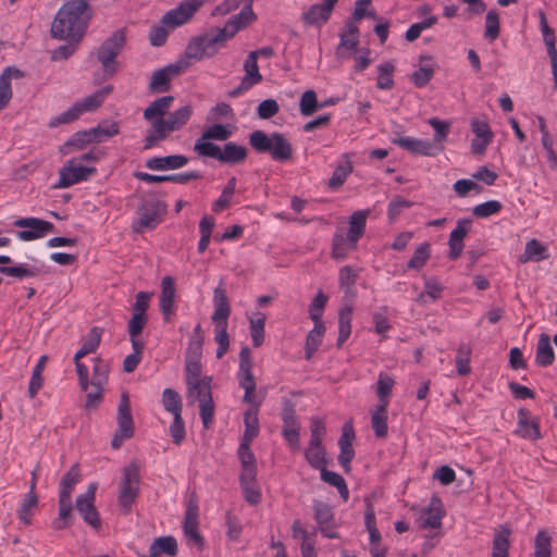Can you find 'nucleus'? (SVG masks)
<instances>
[{"mask_svg": "<svg viewBox=\"0 0 557 557\" xmlns=\"http://www.w3.org/2000/svg\"><path fill=\"white\" fill-rule=\"evenodd\" d=\"M224 42V37L216 28L215 34H206L194 38L186 47L185 57L194 60L210 58L216 52L214 47Z\"/></svg>", "mask_w": 557, "mask_h": 557, "instance_id": "nucleus-13", "label": "nucleus"}, {"mask_svg": "<svg viewBox=\"0 0 557 557\" xmlns=\"http://www.w3.org/2000/svg\"><path fill=\"white\" fill-rule=\"evenodd\" d=\"M95 143H100L103 138H110L120 133V125L117 122L104 121L96 127L89 128Z\"/></svg>", "mask_w": 557, "mask_h": 557, "instance_id": "nucleus-61", "label": "nucleus"}, {"mask_svg": "<svg viewBox=\"0 0 557 557\" xmlns=\"http://www.w3.org/2000/svg\"><path fill=\"white\" fill-rule=\"evenodd\" d=\"M249 331L255 347H260L264 342V324L265 315L258 312L255 318L249 321Z\"/></svg>", "mask_w": 557, "mask_h": 557, "instance_id": "nucleus-58", "label": "nucleus"}, {"mask_svg": "<svg viewBox=\"0 0 557 557\" xmlns=\"http://www.w3.org/2000/svg\"><path fill=\"white\" fill-rule=\"evenodd\" d=\"M166 213V205L158 199H144L137 208L138 218L132 223L134 233H143L145 230H153Z\"/></svg>", "mask_w": 557, "mask_h": 557, "instance_id": "nucleus-8", "label": "nucleus"}, {"mask_svg": "<svg viewBox=\"0 0 557 557\" xmlns=\"http://www.w3.org/2000/svg\"><path fill=\"white\" fill-rule=\"evenodd\" d=\"M395 72V66L391 62L381 63L377 66V81L376 87L379 89L391 90L395 83L393 79V74Z\"/></svg>", "mask_w": 557, "mask_h": 557, "instance_id": "nucleus-57", "label": "nucleus"}, {"mask_svg": "<svg viewBox=\"0 0 557 557\" xmlns=\"http://www.w3.org/2000/svg\"><path fill=\"white\" fill-rule=\"evenodd\" d=\"M16 227L27 228L16 233L23 242L36 240L54 231L53 223L38 218H20L13 222Z\"/></svg>", "mask_w": 557, "mask_h": 557, "instance_id": "nucleus-15", "label": "nucleus"}, {"mask_svg": "<svg viewBox=\"0 0 557 557\" xmlns=\"http://www.w3.org/2000/svg\"><path fill=\"white\" fill-rule=\"evenodd\" d=\"M94 11L86 0H65L51 24V37L79 42L87 33Z\"/></svg>", "mask_w": 557, "mask_h": 557, "instance_id": "nucleus-1", "label": "nucleus"}, {"mask_svg": "<svg viewBox=\"0 0 557 557\" xmlns=\"http://www.w3.org/2000/svg\"><path fill=\"white\" fill-rule=\"evenodd\" d=\"M73 505L72 498L59 497V515L58 518L51 522L53 530L60 531L65 530L73 524L72 516Z\"/></svg>", "mask_w": 557, "mask_h": 557, "instance_id": "nucleus-34", "label": "nucleus"}, {"mask_svg": "<svg viewBox=\"0 0 557 557\" xmlns=\"http://www.w3.org/2000/svg\"><path fill=\"white\" fill-rule=\"evenodd\" d=\"M352 172V163L347 153L343 154L341 161L335 168L332 176L329 180V187L332 189L339 188L347 180L348 175Z\"/></svg>", "mask_w": 557, "mask_h": 557, "instance_id": "nucleus-39", "label": "nucleus"}, {"mask_svg": "<svg viewBox=\"0 0 557 557\" xmlns=\"http://www.w3.org/2000/svg\"><path fill=\"white\" fill-rule=\"evenodd\" d=\"M177 542L173 536H160L156 539L150 547L149 555L150 557H159L162 554L174 557L177 554Z\"/></svg>", "mask_w": 557, "mask_h": 557, "instance_id": "nucleus-35", "label": "nucleus"}, {"mask_svg": "<svg viewBox=\"0 0 557 557\" xmlns=\"http://www.w3.org/2000/svg\"><path fill=\"white\" fill-rule=\"evenodd\" d=\"M38 500L37 493L28 492L25 495L17 510V517L22 523L30 524L33 509L38 506Z\"/></svg>", "mask_w": 557, "mask_h": 557, "instance_id": "nucleus-55", "label": "nucleus"}, {"mask_svg": "<svg viewBox=\"0 0 557 557\" xmlns=\"http://www.w3.org/2000/svg\"><path fill=\"white\" fill-rule=\"evenodd\" d=\"M193 109L190 106H184L172 112L166 120L158 117L152 122L150 129L145 138L144 149L148 150L158 143L166 139L169 134L181 129L190 119Z\"/></svg>", "mask_w": 557, "mask_h": 557, "instance_id": "nucleus-5", "label": "nucleus"}, {"mask_svg": "<svg viewBox=\"0 0 557 557\" xmlns=\"http://www.w3.org/2000/svg\"><path fill=\"white\" fill-rule=\"evenodd\" d=\"M338 0H323L322 3H315L302 13L301 20L307 26L321 28L326 24L332 15L335 4Z\"/></svg>", "mask_w": 557, "mask_h": 557, "instance_id": "nucleus-16", "label": "nucleus"}, {"mask_svg": "<svg viewBox=\"0 0 557 557\" xmlns=\"http://www.w3.org/2000/svg\"><path fill=\"white\" fill-rule=\"evenodd\" d=\"M371 0H357L352 15L346 22V28L348 29V34L352 36V39H346V36H342V42H339V48H345L347 50H355L357 48L360 35L357 23L363 17H366L367 10L364 5L369 4Z\"/></svg>", "mask_w": 557, "mask_h": 557, "instance_id": "nucleus-18", "label": "nucleus"}, {"mask_svg": "<svg viewBox=\"0 0 557 557\" xmlns=\"http://www.w3.org/2000/svg\"><path fill=\"white\" fill-rule=\"evenodd\" d=\"M175 282L172 276H164L161 282L160 309L163 320L169 322L175 311Z\"/></svg>", "mask_w": 557, "mask_h": 557, "instance_id": "nucleus-23", "label": "nucleus"}, {"mask_svg": "<svg viewBox=\"0 0 557 557\" xmlns=\"http://www.w3.org/2000/svg\"><path fill=\"white\" fill-rule=\"evenodd\" d=\"M249 145L257 153H269L272 160L284 163L293 157V146L284 134L273 132L268 135L257 129L248 136Z\"/></svg>", "mask_w": 557, "mask_h": 557, "instance_id": "nucleus-3", "label": "nucleus"}, {"mask_svg": "<svg viewBox=\"0 0 557 557\" xmlns=\"http://www.w3.org/2000/svg\"><path fill=\"white\" fill-rule=\"evenodd\" d=\"M471 354L472 349L470 345L461 343L456 352L455 362L458 375L466 376L471 372Z\"/></svg>", "mask_w": 557, "mask_h": 557, "instance_id": "nucleus-53", "label": "nucleus"}, {"mask_svg": "<svg viewBox=\"0 0 557 557\" xmlns=\"http://www.w3.org/2000/svg\"><path fill=\"white\" fill-rule=\"evenodd\" d=\"M173 101V96H164L156 99L144 110V119L152 124L156 119L163 117Z\"/></svg>", "mask_w": 557, "mask_h": 557, "instance_id": "nucleus-37", "label": "nucleus"}, {"mask_svg": "<svg viewBox=\"0 0 557 557\" xmlns=\"http://www.w3.org/2000/svg\"><path fill=\"white\" fill-rule=\"evenodd\" d=\"M232 136V129L230 125L223 124H212L206 128L200 138L197 140L200 141H210V140H219L224 141L227 140Z\"/></svg>", "mask_w": 557, "mask_h": 557, "instance_id": "nucleus-56", "label": "nucleus"}, {"mask_svg": "<svg viewBox=\"0 0 557 557\" xmlns=\"http://www.w3.org/2000/svg\"><path fill=\"white\" fill-rule=\"evenodd\" d=\"M188 66L189 62L181 59L154 71L150 78L149 90L152 94L169 91L171 81L180 76Z\"/></svg>", "mask_w": 557, "mask_h": 557, "instance_id": "nucleus-12", "label": "nucleus"}, {"mask_svg": "<svg viewBox=\"0 0 557 557\" xmlns=\"http://www.w3.org/2000/svg\"><path fill=\"white\" fill-rule=\"evenodd\" d=\"M534 557H552V536L540 530L534 539Z\"/></svg>", "mask_w": 557, "mask_h": 557, "instance_id": "nucleus-63", "label": "nucleus"}, {"mask_svg": "<svg viewBox=\"0 0 557 557\" xmlns=\"http://www.w3.org/2000/svg\"><path fill=\"white\" fill-rule=\"evenodd\" d=\"M135 176L146 183H162V182H171L175 184H187L193 180H198L201 177V173L199 171H190L186 173L178 174H169V175H153L145 172H138Z\"/></svg>", "mask_w": 557, "mask_h": 557, "instance_id": "nucleus-25", "label": "nucleus"}, {"mask_svg": "<svg viewBox=\"0 0 557 557\" xmlns=\"http://www.w3.org/2000/svg\"><path fill=\"white\" fill-rule=\"evenodd\" d=\"M213 305L214 311L211 315L213 323H228V317L231 314V306L224 283L221 281L215 287L213 293Z\"/></svg>", "mask_w": 557, "mask_h": 557, "instance_id": "nucleus-24", "label": "nucleus"}, {"mask_svg": "<svg viewBox=\"0 0 557 557\" xmlns=\"http://www.w3.org/2000/svg\"><path fill=\"white\" fill-rule=\"evenodd\" d=\"M253 361L251 358V350L248 346H244L239 352V366L237 372L238 382L255 381L252 374Z\"/></svg>", "mask_w": 557, "mask_h": 557, "instance_id": "nucleus-47", "label": "nucleus"}, {"mask_svg": "<svg viewBox=\"0 0 557 557\" xmlns=\"http://www.w3.org/2000/svg\"><path fill=\"white\" fill-rule=\"evenodd\" d=\"M510 529L503 527L497 531L493 539V552L492 557H508V550L510 547Z\"/></svg>", "mask_w": 557, "mask_h": 557, "instance_id": "nucleus-51", "label": "nucleus"}, {"mask_svg": "<svg viewBox=\"0 0 557 557\" xmlns=\"http://www.w3.org/2000/svg\"><path fill=\"white\" fill-rule=\"evenodd\" d=\"M392 143L412 154L434 157L443 148L436 147L430 140L413 138L409 136H399L392 138Z\"/></svg>", "mask_w": 557, "mask_h": 557, "instance_id": "nucleus-19", "label": "nucleus"}, {"mask_svg": "<svg viewBox=\"0 0 557 557\" xmlns=\"http://www.w3.org/2000/svg\"><path fill=\"white\" fill-rule=\"evenodd\" d=\"M98 484L92 482L88 485L85 493L78 495L75 499V508L83 520L94 530H100L102 521L95 506L96 491Z\"/></svg>", "mask_w": 557, "mask_h": 557, "instance_id": "nucleus-11", "label": "nucleus"}, {"mask_svg": "<svg viewBox=\"0 0 557 557\" xmlns=\"http://www.w3.org/2000/svg\"><path fill=\"white\" fill-rule=\"evenodd\" d=\"M237 455L242 465L240 474H257V460L250 444L240 442Z\"/></svg>", "mask_w": 557, "mask_h": 557, "instance_id": "nucleus-44", "label": "nucleus"}, {"mask_svg": "<svg viewBox=\"0 0 557 557\" xmlns=\"http://www.w3.org/2000/svg\"><path fill=\"white\" fill-rule=\"evenodd\" d=\"M444 512L442 510V503L440 498L433 497L430 506L423 511L419 519V528L424 529H438L442 525V518Z\"/></svg>", "mask_w": 557, "mask_h": 557, "instance_id": "nucleus-26", "label": "nucleus"}, {"mask_svg": "<svg viewBox=\"0 0 557 557\" xmlns=\"http://www.w3.org/2000/svg\"><path fill=\"white\" fill-rule=\"evenodd\" d=\"M81 480V470L77 463H74L70 470L64 473L60 482L59 497L71 498L74 486Z\"/></svg>", "mask_w": 557, "mask_h": 557, "instance_id": "nucleus-43", "label": "nucleus"}, {"mask_svg": "<svg viewBox=\"0 0 557 557\" xmlns=\"http://www.w3.org/2000/svg\"><path fill=\"white\" fill-rule=\"evenodd\" d=\"M431 257V245L426 242L420 244L407 263L409 270H421Z\"/></svg>", "mask_w": 557, "mask_h": 557, "instance_id": "nucleus-59", "label": "nucleus"}, {"mask_svg": "<svg viewBox=\"0 0 557 557\" xmlns=\"http://www.w3.org/2000/svg\"><path fill=\"white\" fill-rule=\"evenodd\" d=\"M305 458L307 462L315 470H321L326 467L327 460L325 457V449L323 446L315 447L309 445L305 450Z\"/></svg>", "mask_w": 557, "mask_h": 557, "instance_id": "nucleus-64", "label": "nucleus"}, {"mask_svg": "<svg viewBox=\"0 0 557 557\" xmlns=\"http://www.w3.org/2000/svg\"><path fill=\"white\" fill-rule=\"evenodd\" d=\"M355 440V432L351 425L345 424L343 426L342 435L338 440L341 453L338 455V463L342 466L346 473L351 470V460L355 457L352 448V441Z\"/></svg>", "mask_w": 557, "mask_h": 557, "instance_id": "nucleus-21", "label": "nucleus"}, {"mask_svg": "<svg viewBox=\"0 0 557 557\" xmlns=\"http://www.w3.org/2000/svg\"><path fill=\"white\" fill-rule=\"evenodd\" d=\"M214 341L218 344L216 358L221 359L230 348L228 323H214Z\"/></svg>", "mask_w": 557, "mask_h": 557, "instance_id": "nucleus-62", "label": "nucleus"}, {"mask_svg": "<svg viewBox=\"0 0 557 557\" xmlns=\"http://www.w3.org/2000/svg\"><path fill=\"white\" fill-rule=\"evenodd\" d=\"M257 20V15L252 11V4H246L240 12L233 15L222 28H218L224 40L233 38L240 29L247 27Z\"/></svg>", "mask_w": 557, "mask_h": 557, "instance_id": "nucleus-17", "label": "nucleus"}, {"mask_svg": "<svg viewBox=\"0 0 557 557\" xmlns=\"http://www.w3.org/2000/svg\"><path fill=\"white\" fill-rule=\"evenodd\" d=\"M358 243H352L351 237L346 236L342 232H336L332 239V258L344 260L350 251L357 248Z\"/></svg>", "mask_w": 557, "mask_h": 557, "instance_id": "nucleus-32", "label": "nucleus"}, {"mask_svg": "<svg viewBox=\"0 0 557 557\" xmlns=\"http://www.w3.org/2000/svg\"><path fill=\"white\" fill-rule=\"evenodd\" d=\"M212 381L213 377L211 375H205L201 381L186 384L188 405L199 404V414L205 429H210L215 411Z\"/></svg>", "mask_w": 557, "mask_h": 557, "instance_id": "nucleus-4", "label": "nucleus"}, {"mask_svg": "<svg viewBox=\"0 0 557 557\" xmlns=\"http://www.w3.org/2000/svg\"><path fill=\"white\" fill-rule=\"evenodd\" d=\"M555 360L554 349L550 345V338L547 334L543 333L540 335L537 345H536V354H535V362L540 367H548Z\"/></svg>", "mask_w": 557, "mask_h": 557, "instance_id": "nucleus-36", "label": "nucleus"}, {"mask_svg": "<svg viewBox=\"0 0 557 557\" xmlns=\"http://www.w3.org/2000/svg\"><path fill=\"white\" fill-rule=\"evenodd\" d=\"M529 410L520 408L518 410V428L516 434L523 438L531 441L539 440L541 437L539 424L536 421H529Z\"/></svg>", "mask_w": 557, "mask_h": 557, "instance_id": "nucleus-30", "label": "nucleus"}, {"mask_svg": "<svg viewBox=\"0 0 557 557\" xmlns=\"http://www.w3.org/2000/svg\"><path fill=\"white\" fill-rule=\"evenodd\" d=\"M97 173L94 166H85L78 162V159L72 158L60 170L59 181L54 185L57 188H67L74 184L87 181Z\"/></svg>", "mask_w": 557, "mask_h": 557, "instance_id": "nucleus-14", "label": "nucleus"}, {"mask_svg": "<svg viewBox=\"0 0 557 557\" xmlns=\"http://www.w3.org/2000/svg\"><path fill=\"white\" fill-rule=\"evenodd\" d=\"M194 151L200 157L213 158L225 164L242 163L248 157V149L234 141H228L220 148L211 141L196 140Z\"/></svg>", "mask_w": 557, "mask_h": 557, "instance_id": "nucleus-6", "label": "nucleus"}, {"mask_svg": "<svg viewBox=\"0 0 557 557\" xmlns=\"http://www.w3.org/2000/svg\"><path fill=\"white\" fill-rule=\"evenodd\" d=\"M0 273L23 280L25 277L38 276L40 274V269L28 263H20L13 267L0 265Z\"/></svg>", "mask_w": 557, "mask_h": 557, "instance_id": "nucleus-50", "label": "nucleus"}, {"mask_svg": "<svg viewBox=\"0 0 557 557\" xmlns=\"http://www.w3.org/2000/svg\"><path fill=\"white\" fill-rule=\"evenodd\" d=\"M188 163V158L183 154L153 157L146 161V166L154 171L176 170Z\"/></svg>", "mask_w": 557, "mask_h": 557, "instance_id": "nucleus-27", "label": "nucleus"}, {"mask_svg": "<svg viewBox=\"0 0 557 557\" xmlns=\"http://www.w3.org/2000/svg\"><path fill=\"white\" fill-rule=\"evenodd\" d=\"M359 275V270L351 265H344L338 272V285L349 298V304L341 308L338 312V337L336 346L339 348L351 334L352 305L351 300L356 297L355 284Z\"/></svg>", "mask_w": 557, "mask_h": 557, "instance_id": "nucleus-2", "label": "nucleus"}, {"mask_svg": "<svg viewBox=\"0 0 557 557\" xmlns=\"http://www.w3.org/2000/svg\"><path fill=\"white\" fill-rule=\"evenodd\" d=\"M320 476L323 482L337 488L338 494L344 502L348 500L349 490L344 478L341 474L334 471H330L326 469V467H324L323 469L320 470Z\"/></svg>", "mask_w": 557, "mask_h": 557, "instance_id": "nucleus-48", "label": "nucleus"}, {"mask_svg": "<svg viewBox=\"0 0 557 557\" xmlns=\"http://www.w3.org/2000/svg\"><path fill=\"white\" fill-rule=\"evenodd\" d=\"M139 485L140 469L138 463L133 461L123 469L119 484L117 504L124 516L131 513L132 507L139 495Z\"/></svg>", "mask_w": 557, "mask_h": 557, "instance_id": "nucleus-7", "label": "nucleus"}, {"mask_svg": "<svg viewBox=\"0 0 557 557\" xmlns=\"http://www.w3.org/2000/svg\"><path fill=\"white\" fill-rule=\"evenodd\" d=\"M387 408L384 405H379L371 413V426L377 438H385L388 433Z\"/></svg>", "mask_w": 557, "mask_h": 557, "instance_id": "nucleus-38", "label": "nucleus"}, {"mask_svg": "<svg viewBox=\"0 0 557 557\" xmlns=\"http://www.w3.org/2000/svg\"><path fill=\"white\" fill-rule=\"evenodd\" d=\"M472 223L471 219H459L450 232L448 238V258L450 260H457L461 256L465 248L463 239L470 233Z\"/></svg>", "mask_w": 557, "mask_h": 557, "instance_id": "nucleus-20", "label": "nucleus"}, {"mask_svg": "<svg viewBox=\"0 0 557 557\" xmlns=\"http://www.w3.org/2000/svg\"><path fill=\"white\" fill-rule=\"evenodd\" d=\"M11 72L14 73L15 77L21 76V71L13 67H7L0 75V111L9 104L13 96Z\"/></svg>", "mask_w": 557, "mask_h": 557, "instance_id": "nucleus-42", "label": "nucleus"}, {"mask_svg": "<svg viewBox=\"0 0 557 557\" xmlns=\"http://www.w3.org/2000/svg\"><path fill=\"white\" fill-rule=\"evenodd\" d=\"M471 131L475 135L471 141V151L478 154L484 153L494 137L490 125L485 121L473 120Z\"/></svg>", "mask_w": 557, "mask_h": 557, "instance_id": "nucleus-22", "label": "nucleus"}, {"mask_svg": "<svg viewBox=\"0 0 557 557\" xmlns=\"http://www.w3.org/2000/svg\"><path fill=\"white\" fill-rule=\"evenodd\" d=\"M394 385V379L387 373L381 372L379 374L375 393L380 400V405L388 407Z\"/></svg>", "mask_w": 557, "mask_h": 557, "instance_id": "nucleus-52", "label": "nucleus"}, {"mask_svg": "<svg viewBox=\"0 0 557 557\" xmlns=\"http://www.w3.org/2000/svg\"><path fill=\"white\" fill-rule=\"evenodd\" d=\"M134 422L127 394H122L117 407V429L111 440V447L119 449L125 440L133 437Z\"/></svg>", "mask_w": 557, "mask_h": 557, "instance_id": "nucleus-10", "label": "nucleus"}, {"mask_svg": "<svg viewBox=\"0 0 557 557\" xmlns=\"http://www.w3.org/2000/svg\"><path fill=\"white\" fill-rule=\"evenodd\" d=\"M162 405L164 410L170 412L172 416L182 414V397L175 389L169 387L162 392Z\"/></svg>", "mask_w": 557, "mask_h": 557, "instance_id": "nucleus-54", "label": "nucleus"}, {"mask_svg": "<svg viewBox=\"0 0 557 557\" xmlns=\"http://www.w3.org/2000/svg\"><path fill=\"white\" fill-rule=\"evenodd\" d=\"M326 107V103H319L314 90H306L299 102L300 113L305 116L313 114L318 109Z\"/></svg>", "mask_w": 557, "mask_h": 557, "instance_id": "nucleus-60", "label": "nucleus"}, {"mask_svg": "<svg viewBox=\"0 0 557 557\" xmlns=\"http://www.w3.org/2000/svg\"><path fill=\"white\" fill-rule=\"evenodd\" d=\"M325 333L323 322H314V327L309 332L306 338L305 357L311 359L313 354L319 349Z\"/></svg>", "mask_w": 557, "mask_h": 557, "instance_id": "nucleus-41", "label": "nucleus"}, {"mask_svg": "<svg viewBox=\"0 0 557 557\" xmlns=\"http://www.w3.org/2000/svg\"><path fill=\"white\" fill-rule=\"evenodd\" d=\"M113 86L107 85L91 95L85 97L82 101H77V106L82 113L84 112H92L102 106L106 98L112 92Z\"/></svg>", "mask_w": 557, "mask_h": 557, "instance_id": "nucleus-31", "label": "nucleus"}, {"mask_svg": "<svg viewBox=\"0 0 557 557\" xmlns=\"http://www.w3.org/2000/svg\"><path fill=\"white\" fill-rule=\"evenodd\" d=\"M368 215V210L355 211L351 214L349 219V228L347 234L349 235V237H351L352 243H358V240L363 236L366 232Z\"/></svg>", "mask_w": 557, "mask_h": 557, "instance_id": "nucleus-40", "label": "nucleus"}, {"mask_svg": "<svg viewBox=\"0 0 557 557\" xmlns=\"http://www.w3.org/2000/svg\"><path fill=\"white\" fill-rule=\"evenodd\" d=\"M184 533L195 544L202 546L203 539L198 531V507L191 503L188 504L184 518Z\"/></svg>", "mask_w": 557, "mask_h": 557, "instance_id": "nucleus-28", "label": "nucleus"}, {"mask_svg": "<svg viewBox=\"0 0 557 557\" xmlns=\"http://www.w3.org/2000/svg\"><path fill=\"white\" fill-rule=\"evenodd\" d=\"M239 485L245 500L252 506L260 504L262 495L257 474H239Z\"/></svg>", "mask_w": 557, "mask_h": 557, "instance_id": "nucleus-29", "label": "nucleus"}, {"mask_svg": "<svg viewBox=\"0 0 557 557\" xmlns=\"http://www.w3.org/2000/svg\"><path fill=\"white\" fill-rule=\"evenodd\" d=\"M95 143L92 135L89 129L78 131L74 133L69 140H66L61 147L60 152L69 154L74 150H82L89 144Z\"/></svg>", "mask_w": 557, "mask_h": 557, "instance_id": "nucleus-33", "label": "nucleus"}, {"mask_svg": "<svg viewBox=\"0 0 557 557\" xmlns=\"http://www.w3.org/2000/svg\"><path fill=\"white\" fill-rule=\"evenodd\" d=\"M257 409H248L244 413L245 432L240 442L249 443L259 435V419Z\"/></svg>", "mask_w": 557, "mask_h": 557, "instance_id": "nucleus-49", "label": "nucleus"}, {"mask_svg": "<svg viewBox=\"0 0 557 557\" xmlns=\"http://www.w3.org/2000/svg\"><path fill=\"white\" fill-rule=\"evenodd\" d=\"M549 257L546 246L542 245L537 239H531L527 243L524 252L519 257L521 263L530 260L542 261Z\"/></svg>", "mask_w": 557, "mask_h": 557, "instance_id": "nucleus-45", "label": "nucleus"}, {"mask_svg": "<svg viewBox=\"0 0 557 557\" xmlns=\"http://www.w3.org/2000/svg\"><path fill=\"white\" fill-rule=\"evenodd\" d=\"M125 42L124 29H117L97 50V59L101 63L103 72L110 77L116 73L115 59L123 50Z\"/></svg>", "mask_w": 557, "mask_h": 557, "instance_id": "nucleus-9", "label": "nucleus"}, {"mask_svg": "<svg viewBox=\"0 0 557 557\" xmlns=\"http://www.w3.org/2000/svg\"><path fill=\"white\" fill-rule=\"evenodd\" d=\"M102 330L94 326L88 332L87 338L74 356V360H81L88 354L95 352L101 342Z\"/></svg>", "mask_w": 557, "mask_h": 557, "instance_id": "nucleus-46", "label": "nucleus"}]
</instances>
